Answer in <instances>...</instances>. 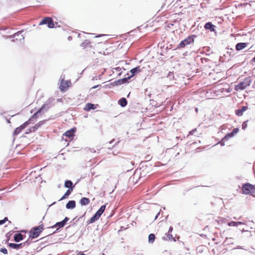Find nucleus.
Wrapping results in <instances>:
<instances>
[{
	"mask_svg": "<svg viewBox=\"0 0 255 255\" xmlns=\"http://www.w3.org/2000/svg\"><path fill=\"white\" fill-rule=\"evenodd\" d=\"M95 105L91 104V103H88L85 106V107L84 108V110L86 111H89L90 110L92 109H95Z\"/></svg>",
	"mask_w": 255,
	"mask_h": 255,
	"instance_id": "412c9836",
	"label": "nucleus"
},
{
	"mask_svg": "<svg viewBox=\"0 0 255 255\" xmlns=\"http://www.w3.org/2000/svg\"><path fill=\"white\" fill-rule=\"evenodd\" d=\"M89 43V42L87 40H86L84 42L81 43V46L85 48Z\"/></svg>",
	"mask_w": 255,
	"mask_h": 255,
	"instance_id": "7c9ffc66",
	"label": "nucleus"
},
{
	"mask_svg": "<svg viewBox=\"0 0 255 255\" xmlns=\"http://www.w3.org/2000/svg\"><path fill=\"white\" fill-rule=\"evenodd\" d=\"M80 203L82 206L87 205L90 203V200L87 198L83 197L80 200Z\"/></svg>",
	"mask_w": 255,
	"mask_h": 255,
	"instance_id": "aec40b11",
	"label": "nucleus"
},
{
	"mask_svg": "<svg viewBox=\"0 0 255 255\" xmlns=\"http://www.w3.org/2000/svg\"><path fill=\"white\" fill-rule=\"evenodd\" d=\"M252 61L254 62H255V57L253 58V59H252Z\"/></svg>",
	"mask_w": 255,
	"mask_h": 255,
	"instance_id": "79ce46f5",
	"label": "nucleus"
},
{
	"mask_svg": "<svg viewBox=\"0 0 255 255\" xmlns=\"http://www.w3.org/2000/svg\"><path fill=\"white\" fill-rule=\"evenodd\" d=\"M233 137L232 135L230 133H228L227 134H226L224 137H223V139L224 140H228L229 139Z\"/></svg>",
	"mask_w": 255,
	"mask_h": 255,
	"instance_id": "c85d7f7f",
	"label": "nucleus"
},
{
	"mask_svg": "<svg viewBox=\"0 0 255 255\" xmlns=\"http://www.w3.org/2000/svg\"><path fill=\"white\" fill-rule=\"evenodd\" d=\"M0 252L4 254H7V251L5 248H1L0 249Z\"/></svg>",
	"mask_w": 255,
	"mask_h": 255,
	"instance_id": "72a5a7b5",
	"label": "nucleus"
},
{
	"mask_svg": "<svg viewBox=\"0 0 255 255\" xmlns=\"http://www.w3.org/2000/svg\"><path fill=\"white\" fill-rule=\"evenodd\" d=\"M50 108V106L48 105V104H43L41 108L37 111L32 117L31 119H29V121L25 122L24 124L21 125L20 127L17 128L13 132V135H16L19 133L21 132V131L25 128L26 126L29 124V121H32L33 119L36 118L38 117V115L41 112H46Z\"/></svg>",
	"mask_w": 255,
	"mask_h": 255,
	"instance_id": "f257e3e1",
	"label": "nucleus"
},
{
	"mask_svg": "<svg viewBox=\"0 0 255 255\" xmlns=\"http://www.w3.org/2000/svg\"><path fill=\"white\" fill-rule=\"evenodd\" d=\"M106 208V205H102L100 209L96 212L95 214L97 215L99 217H100L102 214L104 212Z\"/></svg>",
	"mask_w": 255,
	"mask_h": 255,
	"instance_id": "dca6fc26",
	"label": "nucleus"
},
{
	"mask_svg": "<svg viewBox=\"0 0 255 255\" xmlns=\"http://www.w3.org/2000/svg\"><path fill=\"white\" fill-rule=\"evenodd\" d=\"M64 186L66 188H68V190H70L73 191L74 188V186L73 185V183L71 180H66L64 183Z\"/></svg>",
	"mask_w": 255,
	"mask_h": 255,
	"instance_id": "4468645a",
	"label": "nucleus"
},
{
	"mask_svg": "<svg viewBox=\"0 0 255 255\" xmlns=\"http://www.w3.org/2000/svg\"><path fill=\"white\" fill-rule=\"evenodd\" d=\"M99 218L100 217H99L97 215H96L95 214V215L91 218L90 220L89 221V224H92L94 223L95 221L98 220L99 219Z\"/></svg>",
	"mask_w": 255,
	"mask_h": 255,
	"instance_id": "5701e85b",
	"label": "nucleus"
},
{
	"mask_svg": "<svg viewBox=\"0 0 255 255\" xmlns=\"http://www.w3.org/2000/svg\"><path fill=\"white\" fill-rule=\"evenodd\" d=\"M238 131H239V128H235L233 129L232 131L231 132H230V133L232 135V136L233 137L234 136L235 134L238 133Z\"/></svg>",
	"mask_w": 255,
	"mask_h": 255,
	"instance_id": "cd10ccee",
	"label": "nucleus"
},
{
	"mask_svg": "<svg viewBox=\"0 0 255 255\" xmlns=\"http://www.w3.org/2000/svg\"><path fill=\"white\" fill-rule=\"evenodd\" d=\"M204 27L206 29H209L211 31H214L215 26L211 22H207L205 24Z\"/></svg>",
	"mask_w": 255,
	"mask_h": 255,
	"instance_id": "2eb2a0df",
	"label": "nucleus"
},
{
	"mask_svg": "<svg viewBox=\"0 0 255 255\" xmlns=\"http://www.w3.org/2000/svg\"><path fill=\"white\" fill-rule=\"evenodd\" d=\"M159 214H160V212H159L158 213V214L156 215V216H155V217L154 220H156V219L157 218V217H158V216L159 215Z\"/></svg>",
	"mask_w": 255,
	"mask_h": 255,
	"instance_id": "ea45409f",
	"label": "nucleus"
},
{
	"mask_svg": "<svg viewBox=\"0 0 255 255\" xmlns=\"http://www.w3.org/2000/svg\"><path fill=\"white\" fill-rule=\"evenodd\" d=\"M228 225L229 226H234L236 227L237 226V223L235 221H232L228 223Z\"/></svg>",
	"mask_w": 255,
	"mask_h": 255,
	"instance_id": "c756f323",
	"label": "nucleus"
},
{
	"mask_svg": "<svg viewBox=\"0 0 255 255\" xmlns=\"http://www.w3.org/2000/svg\"><path fill=\"white\" fill-rule=\"evenodd\" d=\"M43 24H47V26L49 28H52L54 26V24L52 20V19L50 17H45L39 23V25H43Z\"/></svg>",
	"mask_w": 255,
	"mask_h": 255,
	"instance_id": "0eeeda50",
	"label": "nucleus"
},
{
	"mask_svg": "<svg viewBox=\"0 0 255 255\" xmlns=\"http://www.w3.org/2000/svg\"><path fill=\"white\" fill-rule=\"evenodd\" d=\"M196 111H198V109H197V108H196Z\"/></svg>",
	"mask_w": 255,
	"mask_h": 255,
	"instance_id": "8fccbe9b",
	"label": "nucleus"
},
{
	"mask_svg": "<svg viewBox=\"0 0 255 255\" xmlns=\"http://www.w3.org/2000/svg\"><path fill=\"white\" fill-rule=\"evenodd\" d=\"M75 131L76 128H71L70 130L67 131L63 134L62 139H64V136L68 137L69 138H71L72 137H73L74 133Z\"/></svg>",
	"mask_w": 255,
	"mask_h": 255,
	"instance_id": "9d476101",
	"label": "nucleus"
},
{
	"mask_svg": "<svg viewBox=\"0 0 255 255\" xmlns=\"http://www.w3.org/2000/svg\"><path fill=\"white\" fill-rule=\"evenodd\" d=\"M105 255L104 254H103V255Z\"/></svg>",
	"mask_w": 255,
	"mask_h": 255,
	"instance_id": "3c124183",
	"label": "nucleus"
},
{
	"mask_svg": "<svg viewBox=\"0 0 255 255\" xmlns=\"http://www.w3.org/2000/svg\"><path fill=\"white\" fill-rule=\"evenodd\" d=\"M196 130V128L192 130L191 131H190L189 132V133L188 135H189L190 134H193L195 132Z\"/></svg>",
	"mask_w": 255,
	"mask_h": 255,
	"instance_id": "c9c22d12",
	"label": "nucleus"
},
{
	"mask_svg": "<svg viewBox=\"0 0 255 255\" xmlns=\"http://www.w3.org/2000/svg\"><path fill=\"white\" fill-rule=\"evenodd\" d=\"M44 226L43 225H40L38 227H35L31 229L30 231V237L32 238H37L40 233L43 230Z\"/></svg>",
	"mask_w": 255,
	"mask_h": 255,
	"instance_id": "20e7f679",
	"label": "nucleus"
},
{
	"mask_svg": "<svg viewBox=\"0 0 255 255\" xmlns=\"http://www.w3.org/2000/svg\"><path fill=\"white\" fill-rule=\"evenodd\" d=\"M247 110V107L243 106L242 109H239L236 111V114L238 116H241L243 115V113Z\"/></svg>",
	"mask_w": 255,
	"mask_h": 255,
	"instance_id": "a211bd4d",
	"label": "nucleus"
},
{
	"mask_svg": "<svg viewBox=\"0 0 255 255\" xmlns=\"http://www.w3.org/2000/svg\"><path fill=\"white\" fill-rule=\"evenodd\" d=\"M44 123V121H40L37 124H36L34 126L31 127L28 130V131H27L26 133H28L31 132H34L37 130L39 128H40L42 125H43Z\"/></svg>",
	"mask_w": 255,
	"mask_h": 255,
	"instance_id": "1a4fd4ad",
	"label": "nucleus"
},
{
	"mask_svg": "<svg viewBox=\"0 0 255 255\" xmlns=\"http://www.w3.org/2000/svg\"><path fill=\"white\" fill-rule=\"evenodd\" d=\"M65 224H64V222L62 221L61 222H59L56 223L53 226H52V228H55V227H59V228H61L63 227Z\"/></svg>",
	"mask_w": 255,
	"mask_h": 255,
	"instance_id": "b1692460",
	"label": "nucleus"
},
{
	"mask_svg": "<svg viewBox=\"0 0 255 255\" xmlns=\"http://www.w3.org/2000/svg\"><path fill=\"white\" fill-rule=\"evenodd\" d=\"M194 39L192 36H189L188 38L185 39L184 40L181 41L178 45V48H183L185 46L190 44V43L193 42Z\"/></svg>",
	"mask_w": 255,
	"mask_h": 255,
	"instance_id": "6e6552de",
	"label": "nucleus"
},
{
	"mask_svg": "<svg viewBox=\"0 0 255 255\" xmlns=\"http://www.w3.org/2000/svg\"><path fill=\"white\" fill-rule=\"evenodd\" d=\"M9 247L16 250L20 249L22 246V244H15V243H9L8 245Z\"/></svg>",
	"mask_w": 255,
	"mask_h": 255,
	"instance_id": "4be33fe9",
	"label": "nucleus"
},
{
	"mask_svg": "<svg viewBox=\"0 0 255 255\" xmlns=\"http://www.w3.org/2000/svg\"><path fill=\"white\" fill-rule=\"evenodd\" d=\"M102 35H99L97 36H96V37H100V36H101Z\"/></svg>",
	"mask_w": 255,
	"mask_h": 255,
	"instance_id": "c03bdc74",
	"label": "nucleus"
},
{
	"mask_svg": "<svg viewBox=\"0 0 255 255\" xmlns=\"http://www.w3.org/2000/svg\"><path fill=\"white\" fill-rule=\"evenodd\" d=\"M76 207V202L74 200H71L68 201L66 204V207L68 209H73Z\"/></svg>",
	"mask_w": 255,
	"mask_h": 255,
	"instance_id": "f8f14e48",
	"label": "nucleus"
},
{
	"mask_svg": "<svg viewBox=\"0 0 255 255\" xmlns=\"http://www.w3.org/2000/svg\"><path fill=\"white\" fill-rule=\"evenodd\" d=\"M23 240V235L20 233H17L14 236V240L16 242H19Z\"/></svg>",
	"mask_w": 255,
	"mask_h": 255,
	"instance_id": "f3484780",
	"label": "nucleus"
},
{
	"mask_svg": "<svg viewBox=\"0 0 255 255\" xmlns=\"http://www.w3.org/2000/svg\"><path fill=\"white\" fill-rule=\"evenodd\" d=\"M72 191L71 190H67V191L66 192L64 195L61 197V198L59 200H62L66 198L68 196L70 195Z\"/></svg>",
	"mask_w": 255,
	"mask_h": 255,
	"instance_id": "bb28decb",
	"label": "nucleus"
},
{
	"mask_svg": "<svg viewBox=\"0 0 255 255\" xmlns=\"http://www.w3.org/2000/svg\"><path fill=\"white\" fill-rule=\"evenodd\" d=\"M252 82L250 77L246 78L243 81L240 82L236 86L235 90L236 91L243 90L247 87L249 86Z\"/></svg>",
	"mask_w": 255,
	"mask_h": 255,
	"instance_id": "7ed1b4c3",
	"label": "nucleus"
},
{
	"mask_svg": "<svg viewBox=\"0 0 255 255\" xmlns=\"http://www.w3.org/2000/svg\"><path fill=\"white\" fill-rule=\"evenodd\" d=\"M166 237H163V239L164 240H169L171 241L172 240H173L174 241H175V239L173 238V236L172 235L170 234L169 233H168L167 234H166Z\"/></svg>",
	"mask_w": 255,
	"mask_h": 255,
	"instance_id": "393cba45",
	"label": "nucleus"
},
{
	"mask_svg": "<svg viewBox=\"0 0 255 255\" xmlns=\"http://www.w3.org/2000/svg\"><path fill=\"white\" fill-rule=\"evenodd\" d=\"M155 235L153 234H150L148 236V242L149 243H153L155 240Z\"/></svg>",
	"mask_w": 255,
	"mask_h": 255,
	"instance_id": "a878e982",
	"label": "nucleus"
},
{
	"mask_svg": "<svg viewBox=\"0 0 255 255\" xmlns=\"http://www.w3.org/2000/svg\"><path fill=\"white\" fill-rule=\"evenodd\" d=\"M173 230V228L172 227H170V228H169V230H168V233H170V232H172Z\"/></svg>",
	"mask_w": 255,
	"mask_h": 255,
	"instance_id": "4c0bfd02",
	"label": "nucleus"
},
{
	"mask_svg": "<svg viewBox=\"0 0 255 255\" xmlns=\"http://www.w3.org/2000/svg\"><path fill=\"white\" fill-rule=\"evenodd\" d=\"M70 84V81L62 80L60 86V90L64 91L65 88L69 87Z\"/></svg>",
	"mask_w": 255,
	"mask_h": 255,
	"instance_id": "9b49d317",
	"label": "nucleus"
},
{
	"mask_svg": "<svg viewBox=\"0 0 255 255\" xmlns=\"http://www.w3.org/2000/svg\"><path fill=\"white\" fill-rule=\"evenodd\" d=\"M237 249H242V248L241 247H240V246H238L237 247Z\"/></svg>",
	"mask_w": 255,
	"mask_h": 255,
	"instance_id": "37998d69",
	"label": "nucleus"
},
{
	"mask_svg": "<svg viewBox=\"0 0 255 255\" xmlns=\"http://www.w3.org/2000/svg\"><path fill=\"white\" fill-rule=\"evenodd\" d=\"M69 218H68V217H65V218H64V219L62 221L64 222V224H66V223L68 221H69Z\"/></svg>",
	"mask_w": 255,
	"mask_h": 255,
	"instance_id": "e433bc0d",
	"label": "nucleus"
},
{
	"mask_svg": "<svg viewBox=\"0 0 255 255\" xmlns=\"http://www.w3.org/2000/svg\"><path fill=\"white\" fill-rule=\"evenodd\" d=\"M80 255H85V254H81Z\"/></svg>",
	"mask_w": 255,
	"mask_h": 255,
	"instance_id": "de8ad7c7",
	"label": "nucleus"
},
{
	"mask_svg": "<svg viewBox=\"0 0 255 255\" xmlns=\"http://www.w3.org/2000/svg\"><path fill=\"white\" fill-rule=\"evenodd\" d=\"M247 45V43H238L236 45V49L238 51L241 50L246 48Z\"/></svg>",
	"mask_w": 255,
	"mask_h": 255,
	"instance_id": "ddd939ff",
	"label": "nucleus"
},
{
	"mask_svg": "<svg viewBox=\"0 0 255 255\" xmlns=\"http://www.w3.org/2000/svg\"><path fill=\"white\" fill-rule=\"evenodd\" d=\"M237 223V226H238L239 225L244 224V223L242 222H236Z\"/></svg>",
	"mask_w": 255,
	"mask_h": 255,
	"instance_id": "58836bf2",
	"label": "nucleus"
},
{
	"mask_svg": "<svg viewBox=\"0 0 255 255\" xmlns=\"http://www.w3.org/2000/svg\"><path fill=\"white\" fill-rule=\"evenodd\" d=\"M248 121L244 122L242 124V129H245L247 127Z\"/></svg>",
	"mask_w": 255,
	"mask_h": 255,
	"instance_id": "473e14b6",
	"label": "nucleus"
},
{
	"mask_svg": "<svg viewBox=\"0 0 255 255\" xmlns=\"http://www.w3.org/2000/svg\"><path fill=\"white\" fill-rule=\"evenodd\" d=\"M8 220V219L7 217H5L4 219L0 220V225H3L5 223L6 221Z\"/></svg>",
	"mask_w": 255,
	"mask_h": 255,
	"instance_id": "2f4dec72",
	"label": "nucleus"
},
{
	"mask_svg": "<svg viewBox=\"0 0 255 255\" xmlns=\"http://www.w3.org/2000/svg\"><path fill=\"white\" fill-rule=\"evenodd\" d=\"M246 231H245L244 229L242 230V232H245Z\"/></svg>",
	"mask_w": 255,
	"mask_h": 255,
	"instance_id": "49530a36",
	"label": "nucleus"
},
{
	"mask_svg": "<svg viewBox=\"0 0 255 255\" xmlns=\"http://www.w3.org/2000/svg\"><path fill=\"white\" fill-rule=\"evenodd\" d=\"M98 87H99V85H96V86H94L92 87V89H96Z\"/></svg>",
	"mask_w": 255,
	"mask_h": 255,
	"instance_id": "a19ab883",
	"label": "nucleus"
},
{
	"mask_svg": "<svg viewBox=\"0 0 255 255\" xmlns=\"http://www.w3.org/2000/svg\"><path fill=\"white\" fill-rule=\"evenodd\" d=\"M131 166H133V165H134V164H133V163H131Z\"/></svg>",
	"mask_w": 255,
	"mask_h": 255,
	"instance_id": "a18cd8bd",
	"label": "nucleus"
},
{
	"mask_svg": "<svg viewBox=\"0 0 255 255\" xmlns=\"http://www.w3.org/2000/svg\"><path fill=\"white\" fill-rule=\"evenodd\" d=\"M255 189L254 186L250 183H246L242 187L243 192L245 194H249Z\"/></svg>",
	"mask_w": 255,
	"mask_h": 255,
	"instance_id": "423d86ee",
	"label": "nucleus"
},
{
	"mask_svg": "<svg viewBox=\"0 0 255 255\" xmlns=\"http://www.w3.org/2000/svg\"><path fill=\"white\" fill-rule=\"evenodd\" d=\"M225 141H226V140H224L223 138L219 142V143H220L221 146H224Z\"/></svg>",
	"mask_w": 255,
	"mask_h": 255,
	"instance_id": "f704fd0d",
	"label": "nucleus"
},
{
	"mask_svg": "<svg viewBox=\"0 0 255 255\" xmlns=\"http://www.w3.org/2000/svg\"><path fill=\"white\" fill-rule=\"evenodd\" d=\"M113 141H114V140H112V141H111V142H110V143H111V142H113Z\"/></svg>",
	"mask_w": 255,
	"mask_h": 255,
	"instance_id": "09e8293b",
	"label": "nucleus"
},
{
	"mask_svg": "<svg viewBox=\"0 0 255 255\" xmlns=\"http://www.w3.org/2000/svg\"><path fill=\"white\" fill-rule=\"evenodd\" d=\"M23 31V30H20L12 35L6 36V38H14L15 39H13L12 41L15 42L16 41H19L20 42H23L24 39L23 35H21V33Z\"/></svg>",
	"mask_w": 255,
	"mask_h": 255,
	"instance_id": "39448f33",
	"label": "nucleus"
},
{
	"mask_svg": "<svg viewBox=\"0 0 255 255\" xmlns=\"http://www.w3.org/2000/svg\"><path fill=\"white\" fill-rule=\"evenodd\" d=\"M140 71H141V69L140 68V66H137L136 67L132 68L130 71V72L131 74V75L130 76H128L127 77H126V78H123L122 79H120L118 81H116L115 82L116 84L117 85H122L123 84H124V83L127 82L128 80L129 79L130 77L134 76L135 74L140 72Z\"/></svg>",
	"mask_w": 255,
	"mask_h": 255,
	"instance_id": "f03ea898",
	"label": "nucleus"
},
{
	"mask_svg": "<svg viewBox=\"0 0 255 255\" xmlns=\"http://www.w3.org/2000/svg\"><path fill=\"white\" fill-rule=\"evenodd\" d=\"M118 103L122 107H125L127 106L128 102L126 98H122L119 100Z\"/></svg>",
	"mask_w": 255,
	"mask_h": 255,
	"instance_id": "6ab92c4d",
	"label": "nucleus"
}]
</instances>
